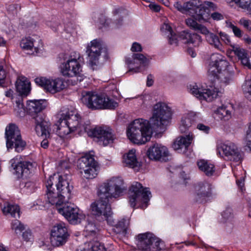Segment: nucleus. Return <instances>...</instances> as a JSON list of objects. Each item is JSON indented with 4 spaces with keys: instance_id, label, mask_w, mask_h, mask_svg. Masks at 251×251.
Returning a JSON list of instances; mask_svg holds the SVG:
<instances>
[{
    "instance_id": "de8ad7c7",
    "label": "nucleus",
    "mask_w": 251,
    "mask_h": 251,
    "mask_svg": "<svg viewBox=\"0 0 251 251\" xmlns=\"http://www.w3.org/2000/svg\"><path fill=\"white\" fill-rule=\"evenodd\" d=\"M232 50L234 54L238 56L239 60L248 55L246 50L243 48L239 47L238 45L233 46Z\"/></svg>"
},
{
    "instance_id": "4be33fe9",
    "label": "nucleus",
    "mask_w": 251,
    "mask_h": 251,
    "mask_svg": "<svg viewBox=\"0 0 251 251\" xmlns=\"http://www.w3.org/2000/svg\"><path fill=\"white\" fill-rule=\"evenodd\" d=\"M147 154L149 159L152 160L166 162L169 160V152L167 148L157 143L149 148Z\"/></svg>"
},
{
    "instance_id": "49530a36",
    "label": "nucleus",
    "mask_w": 251,
    "mask_h": 251,
    "mask_svg": "<svg viewBox=\"0 0 251 251\" xmlns=\"http://www.w3.org/2000/svg\"><path fill=\"white\" fill-rule=\"evenodd\" d=\"M242 89L247 99L251 101V78L246 80Z\"/></svg>"
},
{
    "instance_id": "13d9d810",
    "label": "nucleus",
    "mask_w": 251,
    "mask_h": 251,
    "mask_svg": "<svg viewBox=\"0 0 251 251\" xmlns=\"http://www.w3.org/2000/svg\"><path fill=\"white\" fill-rule=\"evenodd\" d=\"M242 64L248 69H251V63L250 62L248 55H246L240 60Z\"/></svg>"
},
{
    "instance_id": "6e6d98bb",
    "label": "nucleus",
    "mask_w": 251,
    "mask_h": 251,
    "mask_svg": "<svg viewBox=\"0 0 251 251\" xmlns=\"http://www.w3.org/2000/svg\"><path fill=\"white\" fill-rule=\"evenodd\" d=\"M15 111L20 116L23 115L25 113V109L24 107L23 103L21 102L20 101H16V105L15 108Z\"/></svg>"
},
{
    "instance_id": "cd10ccee",
    "label": "nucleus",
    "mask_w": 251,
    "mask_h": 251,
    "mask_svg": "<svg viewBox=\"0 0 251 251\" xmlns=\"http://www.w3.org/2000/svg\"><path fill=\"white\" fill-rule=\"evenodd\" d=\"M39 40L37 37H25L21 41L20 46L23 50L28 51V54L37 53L39 51L38 43Z\"/></svg>"
},
{
    "instance_id": "f8f14e48",
    "label": "nucleus",
    "mask_w": 251,
    "mask_h": 251,
    "mask_svg": "<svg viewBox=\"0 0 251 251\" xmlns=\"http://www.w3.org/2000/svg\"><path fill=\"white\" fill-rule=\"evenodd\" d=\"M58 118L59 120L64 121L75 131L76 129L80 132L87 131L80 115L75 110L64 108L58 114Z\"/></svg>"
},
{
    "instance_id": "5701e85b",
    "label": "nucleus",
    "mask_w": 251,
    "mask_h": 251,
    "mask_svg": "<svg viewBox=\"0 0 251 251\" xmlns=\"http://www.w3.org/2000/svg\"><path fill=\"white\" fill-rule=\"evenodd\" d=\"M54 181L53 183H55V187L56 191L58 193L62 194V197L65 198V201H69L72 197L71 192L73 189V186L70 185L67 176H57L54 174Z\"/></svg>"
},
{
    "instance_id": "ea45409f",
    "label": "nucleus",
    "mask_w": 251,
    "mask_h": 251,
    "mask_svg": "<svg viewBox=\"0 0 251 251\" xmlns=\"http://www.w3.org/2000/svg\"><path fill=\"white\" fill-rule=\"evenodd\" d=\"M129 225V218H123L120 220L114 226L113 230L117 233L126 235Z\"/></svg>"
},
{
    "instance_id": "412c9836",
    "label": "nucleus",
    "mask_w": 251,
    "mask_h": 251,
    "mask_svg": "<svg viewBox=\"0 0 251 251\" xmlns=\"http://www.w3.org/2000/svg\"><path fill=\"white\" fill-rule=\"evenodd\" d=\"M35 131L39 136L44 139L41 143V146L44 149L48 147L49 141L48 139L50 137V123L41 117L37 116L35 118Z\"/></svg>"
},
{
    "instance_id": "37998d69",
    "label": "nucleus",
    "mask_w": 251,
    "mask_h": 251,
    "mask_svg": "<svg viewBox=\"0 0 251 251\" xmlns=\"http://www.w3.org/2000/svg\"><path fill=\"white\" fill-rule=\"evenodd\" d=\"M81 251H106V250L99 242L93 241L85 243L84 247Z\"/></svg>"
},
{
    "instance_id": "c03bdc74",
    "label": "nucleus",
    "mask_w": 251,
    "mask_h": 251,
    "mask_svg": "<svg viewBox=\"0 0 251 251\" xmlns=\"http://www.w3.org/2000/svg\"><path fill=\"white\" fill-rule=\"evenodd\" d=\"M98 230V228L93 222L90 221H87L84 229V234L85 236L94 235Z\"/></svg>"
},
{
    "instance_id": "e433bc0d",
    "label": "nucleus",
    "mask_w": 251,
    "mask_h": 251,
    "mask_svg": "<svg viewBox=\"0 0 251 251\" xmlns=\"http://www.w3.org/2000/svg\"><path fill=\"white\" fill-rule=\"evenodd\" d=\"M199 169L204 172L207 176H211L215 172V167L213 164L207 160H200L197 162Z\"/></svg>"
},
{
    "instance_id": "338daca9",
    "label": "nucleus",
    "mask_w": 251,
    "mask_h": 251,
    "mask_svg": "<svg viewBox=\"0 0 251 251\" xmlns=\"http://www.w3.org/2000/svg\"><path fill=\"white\" fill-rule=\"evenodd\" d=\"M150 8L155 12H158L160 10V6L159 5L154 3H150Z\"/></svg>"
},
{
    "instance_id": "09e8293b",
    "label": "nucleus",
    "mask_w": 251,
    "mask_h": 251,
    "mask_svg": "<svg viewBox=\"0 0 251 251\" xmlns=\"http://www.w3.org/2000/svg\"><path fill=\"white\" fill-rule=\"evenodd\" d=\"M7 73V66L5 62L0 63V85L3 83Z\"/></svg>"
},
{
    "instance_id": "052dcab7",
    "label": "nucleus",
    "mask_w": 251,
    "mask_h": 251,
    "mask_svg": "<svg viewBox=\"0 0 251 251\" xmlns=\"http://www.w3.org/2000/svg\"><path fill=\"white\" fill-rule=\"evenodd\" d=\"M7 10L9 13L12 15H15L18 11V6L14 4L10 5L8 6Z\"/></svg>"
},
{
    "instance_id": "f3484780",
    "label": "nucleus",
    "mask_w": 251,
    "mask_h": 251,
    "mask_svg": "<svg viewBox=\"0 0 251 251\" xmlns=\"http://www.w3.org/2000/svg\"><path fill=\"white\" fill-rule=\"evenodd\" d=\"M105 49L100 40L94 39L87 47L86 52L89 65L95 69L99 64V59Z\"/></svg>"
},
{
    "instance_id": "69168bd1",
    "label": "nucleus",
    "mask_w": 251,
    "mask_h": 251,
    "mask_svg": "<svg viewBox=\"0 0 251 251\" xmlns=\"http://www.w3.org/2000/svg\"><path fill=\"white\" fill-rule=\"evenodd\" d=\"M245 43L251 45V38L248 34H244L241 38Z\"/></svg>"
},
{
    "instance_id": "39448f33",
    "label": "nucleus",
    "mask_w": 251,
    "mask_h": 251,
    "mask_svg": "<svg viewBox=\"0 0 251 251\" xmlns=\"http://www.w3.org/2000/svg\"><path fill=\"white\" fill-rule=\"evenodd\" d=\"M185 13L189 15H195L198 12V20L199 22L202 21L206 22L209 19V14L207 10H216L217 6L216 4L210 1H202L201 0H190L184 2Z\"/></svg>"
},
{
    "instance_id": "774afa93",
    "label": "nucleus",
    "mask_w": 251,
    "mask_h": 251,
    "mask_svg": "<svg viewBox=\"0 0 251 251\" xmlns=\"http://www.w3.org/2000/svg\"><path fill=\"white\" fill-rule=\"evenodd\" d=\"M140 72V68L139 67H136L135 68H130L128 73L131 74H133V73H137Z\"/></svg>"
},
{
    "instance_id": "5fc2aeb1",
    "label": "nucleus",
    "mask_w": 251,
    "mask_h": 251,
    "mask_svg": "<svg viewBox=\"0 0 251 251\" xmlns=\"http://www.w3.org/2000/svg\"><path fill=\"white\" fill-rule=\"evenodd\" d=\"M245 142L247 146L251 150V123L249 125L248 129L246 132Z\"/></svg>"
},
{
    "instance_id": "9b49d317",
    "label": "nucleus",
    "mask_w": 251,
    "mask_h": 251,
    "mask_svg": "<svg viewBox=\"0 0 251 251\" xmlns=\"http://www.w3.org/2000/svg\"><path fill=\"white\" fill-rule=\"evenodd\" d=\"M5 137L8 149L14 148L17 152L24 150L25 143L22 139L20 130L16 125L10 124L6 128Z\"/></svg>"
},
{
    "instance_id": "423d86ee",
    "label": "nucleus",
    "mask_w": 251,
    "mask_h": 251,
    "mask_svg": "<svg viewBox=\"0 0 251 251\" xmlns=\"http://www.w3.org/2000/svg\"><path fill=\"white\" fill-rule=\"evenodd\" d=\"M151 197L149 189L143 187L137 182H134L129 190L128 202L131 207L146 208Z\"/></svg>"
},
{
    "instance_id": "473e14b6",
    "label": "nucleus",
    "mask_w": 251,
    "mask_h": 251,
    "mask_svg": "<svg viewBox=\"0 0 251 251\" xmlns=\"http://www.w3.org/2000/svg\"><path fill=\"white\" fill-rule=\"evenodd\" d=\"M16 88L21 95L27 96L30 91V83L26 77L20 75L16 81Z\"/></svg>"
},
{
    "instance_id": "ddd939ff",
    "label": "nucleus",
    "mask_w": 251,
    "mask_h": 251,
    "mask_svg": "<svg viewBox=\"0 0 251 251\" xmlns=\"http://www.w3.org/2000/svg\"><path fill=\"white\" fill-rule=\"evenodd\" d=\"M57 211L71 224H77L85 218L78 207L69 201L58 207Z\"/></svg>"
},
{
    "instance_id": "c756f323",
    "label": "nucleus",
    "mask_w": 251,
    "mask_h": 251,
    "mask_svg": "<svg viewBox=\"0 0 251 251\" xmlns=\"http://www.w3.org/2000/svg\"><path fill=\"white\" fill-rule=\"evenodd\" d=\"M182 40L184 43L192 44L195 47L199 46L202 43L201 36L196 33H190L182 31L178 34V41Z\"/></svg>"
},
{
    "instance_id": "6e6552de",
    "label": "nucleus",
    "mask_w": 251,
    "mask_h": 251,
    "mask_svg": "<svg viewBox=\"0 0 251 251\" xmlns=\"http://www.w3.org/2000/svg\"><path fill=\"white\" fill-rule=\"evenodd\" d=\"M172 109L167 104L159 102L154 105L151 121L152 124L157 127L167 126L172 119Z\"/></svg>"
},
{
    "instance_id": "20e7f679",
    "label": "nucleus",
    "mask_w": 251,
    "mask_h": 251,
    "mask_svg": "<svg viewBox=\"0 0 251 251\" xmlns=\"http://www.w3.org/2000/svg\"><path fill=\"white\" fill-rule=\"evenodd\" d=\"M81 100L84 105L92 110L114 109L118 105L116 101L107 95L95 92L83 91Z\"/></svg>"
},
{
    "instance_id": "2eb2a0df",
    "label": "nucleus",
    "mask_w": 251,
    "mask_h": 251,
    "mask_svg": "<svg viewBox=\"0 0 251 251\" xmlns=\"http://www.w3.org/2000/svg\"><path fill=\"white\" fill-rule=\"evenodd\" d=\"M35 82L51 94L60 92L65 89L67 86L65 79L62 77L53 79L39 77L35 79Z\"/></svg>"
},
{
    "instance_id": "58836bf2",
    "label": "nucleus",
    "mask_w": 251,
    "mask_h": 251,
    "mask_svg": "<svg viewBox=\"0 0 251 251\" xmlns=\"http://www.w3.org/2000/svg\"><path fill=\"white\" fill-rule=\"evenodd\" d=\"M162 31L167 34L169 42L171 45H177L178 41V34L176 35L172 31V27L168 24H164L162 27Z\"/></svg>"
},
{
    "instance_id": "f704fd0d",
    "label": "nucleus",
    "mask_w": 251,
    "mask_h": 251,
    "mask_svg": "<svg viewBox=\"0 0 251 251\" xmlns=\"http://www.w3.org/2000/svg\"><path fill=\"white\" fill-rule=\"evenodd\" d=\"M58 123L56 132L61 138H67L71 133L75 131L64 121L58 119Z\"/></svg>"
},
{
    "instance_id": "f03ea898",
    "label": "nucleus",
    "mask_w": 251,
    "mask_h": 251,
    "mask_svg": "<svg viewBox=\"0 0 251 251\" xmlns=\"http://www.w3.org/2000/svg\"><path fill=\"white\" fill-rule=\"evenodd\" d=\"M228 66V62L223 56L218 53H213L210 57L208 72L216 78L215 82L227 85L232 81V76L227 70Z\"/></svg>"
},
{
    "instance_id": "aec40b11",
    "label": "nucleus",
    "mask_w": 251,
    "mask_h": 251,
    "mask_svg": "<svg viewBox=\"0 0 251 251\" xmlns=\"http://www.w3.org/2000/svg\"><path fill=\"white\" fill-rule=\"evenodd\" d=\"M54 176H50L46 182L47 192L46 197L49 203L52 205H55L57 210L58 207L61 206L63 203L67 201H65V198L62 197L61 193H58L53 186V180L54 181Z\"/></svg>"
},
{
    "instance_id": "4c0bfd02",
    "label": "nucleus",
    "mask_w": 251,
    "mask_h": 251,
    "mask_svg": "<svg viewBox=\"0 0 251 251\" xmlns=\"http://www.w3.org/2000/svg\"><path fill=\"white\" fill-rule=\"evenodd\" d=\"M196 117V114L194 112H189L183 116L181 121V124L179 127L181 132H185L187 129L191 126L192 122Z\"/></svg>"
},
{
    "instance_id": "f257e3e1",
    "label": "nucleus",
    "mask_w": 251,
    "mask_h": 251,
    "mask_svg": "<svg viewBox=\"0 0 251 251\" xmlns=\"http://www.w3.org/2000/svg\"><path fill=\"white\" fill-rule=\"evenodd\" d=\"M125 190L124 181L120 177H112L101 184L98 191L100 200L91 205L92 213L98 217L102 216L109 225L114 226L109 201L110 199L120 197Z\"/></svg>"
},
{
    "instance_id": "9d476101",
    "label": "nucleus",
    "mask_w": 251,
    "mask_h": 251,
    "mask_svg": "<svg viewBox=\"0 0 251 251\" xmlns=\"http://www.w3.org/2000/svg\"><path fill=\"white\" fill-rule=\"evenodd\" d=\"M78 168L84 172V177L86 179H93L98 174L99 166L94 156L90 153L86 154L78 160Z\"/></svg>"
},
{
    "instance_id": "c9c22d12",
    "label": "nucleus",
    "mask_w": 251,
    "mask_h": 251,
    "mask_svg": "<svg viewBox=\"0 0 251 251\" xmlns=\"http://www.w3.org/2000/svg\"><path fill=\"white\" fill-rule=\"evenodd\" d=\"M234 221V216L231 208H227L223 211L220 219L221 223L225 225L226 226L231 228L233 226Z\"/></svg>"
},
{
    "instance_id": "7c9ffc66",
    "label": "nucleus",
    "mask_w": 251,
    "mask_h": 251,
    "mask_svg": "<svg viewBox=\"0 0 251 251\" xmlns=\"http://www.w3.org/2000/svg\"><path fill=\"white\" fill-rule=\"evenodd\" d=\"M194 136L192 133L188 135L177 137L174 143L173 147L176 151H178L183 149L186 150L192 143Z\"/></svg>"
},
{
    "instance_id": "0e129e2a",
    "label": "nucleus",
    "mask_w": 251,
    "mask_h": 251,
    "mask_svg": "<svg viewBox=\"0 0 251 251\" xmlns=\"http://www.w3.org/2000/svg\"><path fill=\"white\" fill-rule=\"evenodd\" d=\"M211 17L216 21H220L224 19V16L219 12H214L211 14Z\"/></svg>"
},
{
    "instance_id": "4468645a",
    "label": "nucleus",
    "mask_w": 251,
    "mask_h": 251,
    "mask_svg": "<svg viewBox=\"0 0 251 251\" xmlns=\"http://www.w3.org/2000/svg\"><path fill=\"white\" fill-rule=\"evenodd\" d=\"M214 187L209 182L200 181L194 184L193 200L198 203H205L214 195Z\"/></svg>"
},
{
    "instance_id": "393cba45",
    "label": "nucleus",
    "mask_w": 251,
    "mask_h": 251,
    "mask_svg": "<svg viewBox=\"0 0 251 251\" xmlns=\"http://www.w3.org/2000/svg\"><path fill=\"white\" fill-rule=\"evenodd\" d=\"M93 134L98 138L99 143L104 146L112 144L115 139L112 129L109 128H96L93 130Z\"/></svg>"
},
{
    "instance_id": "864d4df0",
    "label": "nucleus",
    "mask_w": 251,
    "mask_h": 251,
    "mask_svg": "<svg viewBox=\"0 0 251 251\" xmlns=\"http://www.w3.org/2000/svg\"><path fill=\"white\" fill-rule=\"evenodd\" d=\"M240 8L244 9L251 4V0H232Z\"/></svg>"
},
{
    "instance_id": "680f3d73",
    "label": "nucleus",
    "mask_w": 251,
    "mask_h": 251,
    "mask_svg": "<svg viewBox=\"0 0 251 251\" xmlns=\"http://www.w3.org/2000/svg\"><path fill=\"white\" fill-rule=\"evenodd\" d=\"M197 128L205 133H208L210 130V127L208 126L202 124H199L197 125Z\"/></svg>"
},
{
    "instance_id": "8fccbe9b",
    "label": "nucleus",
    "mask_w": 251,
    "mask_h": 251,
    "mask_svg": "<svg viewBox=\"0 0 251 251\" xmlns=\"http://www.w3.org/2000/svg\"><path fill=\"white\" fill-rule=\"evenodd\" d=\"M219 34L221 42H223L225 44L230 46L232 48H233V46L235 45L232 43L230 36L226 33L220 32Z\"/></svg>"
},
{
    "instance_id": "6ab92c4d",
    "label": "nucleus",
    "mask_w": 251,
    "mask_h": 251,
    "mask_svg": "<svg viewBox=\"0 0 251 251\" xmlns=\"http://www.w3.org/2000/svg\"><path fill=\"white\" fill-rule=\"evenodd\" d=\"M69 236L68 228L65 224H57L51 230L50 243L53 246H62L66 242Z\"/></svg>"
},
{
    "instance_id": "79ce46f5",
    "label": "nucleus",
    "mask_w": 251,
    "mask_h": 251,
    "mask_svg": "<svg viewBox=\"0 0 251 251\" xmlns=\"http://www.w3.org/2000/svg\"><path fill=\"white\" fill-rule=\"evenodd\" d=\"M185 23L188 26L195 30L200 32L201 33L203 32L202 31L203 28H206L205 26L197 23L195 18L194 15H192V17H191L187 18L185 20Z\"/></svg>"
},
{
    "instance_id": "3c124183",
    "label": "nucleus",
    "mask_w": 251,
    "mask_h": 251,
    "mask_svg": "<svg viewBox=\"0 0 251 251\" xmlns=\"http://www.w3.org/2000/svg\"><path fill=\"white\" fill-rule=\"evenodd\" d=\"M11 227L12 229L14 230L17 233L22 231L24 229V226L17 220H15L12 222Z\"/></svg>"
},
{
    "instance_id": "b1692460",
    "label": "nucleus",
    "mask_w": 251,
    "mask_h": 251,
    "mask_svg": "<svg viewBox=\"0 0 251 251\" xmlns=\"http://www.w3.org/2000/svg\"><path fill=\"white\" fill-rule=\"evenodd\" d=\"M11 167L13 170V173L17 175L18 177H26L33 171L34 164L29 161H18L17 159H13L10 160Z\"/></svg>"
},
{
    "instance_id": "bb28decb",
    "label": "nucleus",
    "mask_w": 251,
    "mask_h": 251,
    "mask_svg": "<svg viewBox=\"0 0 251 251\" xmlns=\"http://www.w3.org/2000/svg\"><path fill=\"white\" fill-rule=\"evenodd\" d=\"M47 106V101L45 100H31L27 101L26 104V109L27 112L31 116L33 117L35 120L37 116L42 118L39 115L38 113L40 112L42 110L45 109Z\"/></svg>"
},
{
    "instance_id": "603ef678",
    "label": "nucleus",
    "mask_w": 251,
    "mask_h": 251,
    "mask_svg": "<svg viewBox=\"0 0 251 251\" xmlns=\"http://www.w3.org/2000/svg\"><path fill=\"white\" fill-rule=\"evenodd\" d=\"M239 24L248 31H251V20L242 18L239 21Z\"/></svg>"
},
{
    "instance_id": "c85d7f7f",
    "label": "nucleus",
    "mask_w": 251,
    "mask_h": 251,
    "mask_svg": "<svg viewBox=\"0 0 251 251\" xmlns=\"http://www.w3.org/2000/svg\"><path fill=\"white\" fill-rule=\"evenodd\" d=\"M123 163L124 165L133 169L135 171H138L141 163L137 160L136 151L132 149L123 156Z\"/></svg>"
},
{
    "instance_id": "7ed1b4c3",
    "label": "nucleus",
    "mask_w": 251,
    "mask_h": 251,
    "mask_svg": "<svg viewBox=\"0 0 251 251\" xmlns=\"http://www.w3.org/2000/svg\"><path fill=\"white\" fill-rule=\"evenodd\" d=\"M152 132L148 120L137 119L132 121L126 129L128 139L133 143L138 145L145 144L149 141Z\"/></svg>"
},
{
    "instance_id": "4d7b16f0",
    "label": "nucleus",
    "mask_w": 251,
    "mask_h": 251,
    "mask_svg": "<svg viewBox=\"0 0 251 251\" xmlns=\"http://www.w3.org/2000/svg\"><path fill=\"white\" fill-rule=\"evenodd\" d=\"M233 172L234 173V176L236 178V183L238 186L240 188L241 190L243 191V187L244 186V177L241 176L239 178H238V175L237 173L235 172L234 170L233 169Z\"/></svg>"
},
{
    "instance_id": "bf43d9fd",
    "label": "nucleus",
    "mask_w": 251,
    "mask_h": 251,
    "mask_svg": "<svg viewBox=\"0 0 251 251\" xmlns=\"http://www.w3.org/2000/svg\"><path fill=\"white\" fill-rule=\"evenodd\" d=\"M174 6L179 11L182 13H185L184 2L182 5L179 1H176L174 3Z\"/></svg>"
},
{
    "instance_id": "a878e982",
    "label": "nucleus",
    "mask_w": 251,
    "mask_h": 251,
    "mask_svg": "<svg viewBox=\"0 0 251 251\" xmlns=\"http://www.w3.org/2000/svg\"><path fill=\"white\" fill-rule=\"evenodd\" d=\"M202 31L203 32L201 34L205 35V40L210 46L220 51L224 52L225 48L220 40V36L209 31L207 28H203Z\"/></svg>"
},
{
    "instance_id": "1a4fd4ad",
    "label": "nucleus",
    "mask_w": 251,
    "mask_h": 251,
    "mask_svg": "<svg viewBox=\"0 0 251 251\" xmlns=\"http://www.w3.org/2000/svg\"><path fill=\"white\" fill-rule=\"evenodd\" d=\"M137 246L143 251H160L164 248V243L151 233L139 234L137 236Z\"/></svg>"
},
{
    "instance_id": "dca6fc26",
    "label": "nucleus",
    "mask_w": 251,
    "mask_h": 251,
    "mask_svg": "<svg viewBox=\"0 0 251 251\" xmlns=\"http://www.w3.org/2000/svg\"><path fill=\"white\" fill-rule=\"evenodd\" d=\"M189 89L190 92L199 100L209 102L216 99L220 93L219 89L215 87L209 86L205 88L197 84L190 85Z\"/></svg>"
},
{
    "instance_id": "a211bd4d",
    "label": "nucleus",
    "mask_w": 251,
    "mask_h": 251,
    "mask_svg": "<svg viewBox=\"0 0 251 251\" xmlns=\"http://www.w3.org/2000/svg\"><path fill=\"white\" fill-rule=\"evenodd\" d=\"M217 153L225 160L239 163L241 154L236 146L232 143H223L217 147Z\"/></svg>"
},
{
    "instance_id": "e2e57ef3",
    "label": "nucleus",
    "mask_w": 251,
    "mask_h": 251,
    "mask_svg": "<svg viewBox=\"0 0 251 251\" xmlns=\"http://www.w3.org/2000/svg\"><path fill=\"white\" fill-rule=\"evenodd\" d=\"M142 50L141 45L137 42H134L132 44L131 48V50L133 52L141 51Z\"/></svg>"
},
{
    "instance_id": "a18cd8bd",
    "label": "nucleus",
    "mask_w": 251,
    "mask_h": 251,
    "mask_svg": "<svg viewBox=\"0 0 251 251\" xmlns=\"http://www.w3.org/2000/svg\"><path fill=\"white\" fill-rule=\"evenodd\" d=\"M226 27L232 30L235 37L240 39L243 36L244 31L231 22L229 21H226Z\"/></svg>"
},
{
    "instance_id": "2f4dec72",
    "label": "nucleus",
    "mask_w": 251,
    "mask_h": 251,
    "mask_svg": "<svg viewBox=\"0 0 251 251\" xmlns=\"http://www.w3.org/2000/svg\"><path fill=\"white\" fill-rule=\"evenodd\" d=\"M231 107L222 105L218 107L213 112V116L217 121H227L232 117Z\"/></svg>"
},
{
    "instance_id": "a19ab883",
    "label": "nucleus",
    "mask_w": 251,
    "mask_h": 251,
    "mask_svg": "<svg viewBox=\"0 0 251 251\" xmlns=\"http://www.w3.org/2000/svg\"><path fill=\"white\" fill-rule=\"evenodd\" d=\"M2 210L3 213L5 215L9 214L12 217L15 218H19L20 217V211L18 205L7 203Z\"/></svg>"
},
{
    "instance_id": "72a5a7b5",
    "label": "nucleus",
    "mask_w": 251,
    "mask_h": 251,
    "mask_svg": "<svg viewBox=\"0 0 251 251\" xmlns=\"http://www.w3.org/2000/svg\"><path fill=\"white\" fill-rule=\"evenodd\" d=\"M151 59V58L147 57L142 54L134 53L131 57H126V63L129 66L137 65L139 63L145 66L149 64Z\"/></svg>"
},
{
    "instance_id": "0eeeda50",
    "label": "nucleus",
    "mask_w": 251,
    "mask_h": 251,
    "mask_svg": "<svg viewBox=\"0 0 251 251\" xmlns=\"http://www.w3.org/2000/svg\"><path fill=\"white\" fill-rule=\"evenodd\" d=\"M60 72L65 77H76L78 81L83 80L85 76L82 73L81 66L76 57L65 54L60 66Z\"/></svg>"
}]
</instances>
